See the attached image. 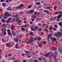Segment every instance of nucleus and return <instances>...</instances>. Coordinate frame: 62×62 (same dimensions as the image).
<instances>
[{"instance_id": "42", "label": "nucleus", "mask_w": 62, "mask_h": 62, "mask_svg": "<svg viewBox=\"0 0 62 62\" xmlns=\"http://www.w3.org/2000/svg\"><path fill=\"white\" fill-rule=\"evenodd\" d=\"M48 55L47 54H45V56H46V57H48Z\"/></svg>"}, {"instance_id": "27", "label": "nucleus", "mask_w": 62, "mask_h": 62, "mask_svg": "<svg viewBox=\"0 0 62 62\" xmlns=\"http://www.w3.org/2000/svg\"><path fill=\"white\" fill-rule=\"evenodd\" d=\"M6 22L7 23H9V22H10V21L8 19L6 21Z\"/></svg>"}, {"instance_id": "32", "label": "nucleus", "mask_w": 62, "mask_h": 62, "mask_svg": "<svg viewBox=\"0 0 62 62\" xmlns=\"http://www.w3.org/2000/svg\"><path fill=\"white\" fill-rule=\"evenodd\" d=\"M58 13H59V14H61L60 15H62V11L59 12H58Z\"/></svg>"}, {"instance_id": "30", "label": "nucleus", "mask_w": 62, "mask_h": 62, "mask_svg": "<svg viewBox=\"0 0 62 62\" xmlns=\"http://www.w3.org/2000/svg\"><path fill=\"white\" fill-rule=\"evenodd\" d=\"M33 28L36 29H39V27L38 26H36L35 27H33Z\"/></svg>"}, {"instance_id": "53", "label": "nucleus", "mask_w": 62, "mask_h": 62, "mask_svg": "<svg viewBox=\"0 0 62 62\" xmlns=\"http://www.w3.org/2000/svg\"><path fill=\"white\" fill-rule=\"evenodd\" d=\"M20 19V18H17L16 19V22H17Z\"/></svg>"}, {"instance_id": "50", "label": "nucleus", "mask_w": 62, "mask_h": 62, "mask_svg": "<svg viewBox=\"0 0 62 62\" xmlns=\"http://www.w3.org/2000/svg\"><path fill=\"white\" fill-rule=\"evenodd\" d=\"M12 59H13V60H15V58H14V57H12Z\"/></svg>"}, {"instance_id": "19", "label": "nucleus", "mask_w": 62, "mask_h": 62, "mask_svg": "<svg viewBox=\"0 0 62 62\" xmlns=\"http://www.w3.org/2000/svg\"><path fill=\"white\" fill-rule=\"evenodd\" d=\"M49 30L47 29H45V31L46 33H48V32Z\"/></svg>"}, {"instance_id": "57", "label": "nucleus", "mask_w": 62, "mask_h": 62, "mask_svg": "<svg viewBox=\"0 0 62 62\" xmlns=\"http://www.w3.org/2000/svg\"><path fill=\"white\" fill-rule=\"evenodd\" d=\"M27 26H28V27H29V24H27Z\"/></svg>"}, {"instance_id": "54", "label": "nucleus", "mask_w": 62, "mask_h": 62, "mask_svg": "<svg viewBox=\"0 0 62 62\" xmlns=\"http://www.w3.org/2000/svg\"><path fill=\"white\" fill-rule=\"evenodd\" d=\"M50 20L51 21H53V19L52 18H50Z\"/></svg>"}, {"instance_id": "52", "label": "nucleus", "mask_w": 62, "mask_h": 62, "mask_svg": "<svg viewBox=\"0 0 62 62\" xmlns=\"http://www.w3.org/2000/svg\"><path fill=\"white\" fill-rule=\"evenodd\" d=\"M2 41L3 42H5V41L4 40V39H2Z\"/></svg>"}, {"instance_id": "7", "label": "nucleus", "mask_w": 62, "mask_h": 62, "mask_svg": "<svg viewBox=\"0 0 62 62\" xmlns=\"http://www.w3.org/2000/svg\"><path fill=\"white\" fill-rule=\"evenodd\" d=\"M12 34H13V36H14L16 35V33H15V32H14V30H12Z\"/></svg>"}, {"instance_id": "11", "label": "nucleus", "mask_w": 62, "mask_h": 62, "mask_svg": "<svg viewBox=\"0 0 62 62\" xmlns=\"http://www.w3.org/2000/svg\"><path fill=\"white\" fill-rule=\"evenodd\" d=\"M6 3H3L2 4V6L3 7H6Z\"/></svg>"}, {"instance_id": "31", "label": "nucleus", "mask_w": 62, "mask_h": 62, "mask_svg": "<svg viewBox=\"0 0 62 62\" xmlns=\"http://www.w3.org/2000/svg\"><path fill=\"white\" fill-rule=\"evenodd\" d=\"M39 47H42V44L40 43L39 45Z\"/></svg>"}, {"instance_id": "63", "label": "nucleus", "mask_w": 62, "mask_h": 62, "mask_svg": "<svg viewBox=\"0 0 62 62\" xmlns=\"http://www.w3.org/2000/svg\"><path fill=\"white\" fill-rule=\"evenodd\" d=\"M39 13H38L37 14V16H38L39 15Z\"/></svg>"}, {"instance_id": "49", "label": "nucleus", "mask_w": 62, "mask_h": 62, "mask_svg": "<svg viewBox=\"0 0 62 62\" xmlns=\"http://www.w3.org/2000/svg\"><path fill=\"white\" fill-rule=\"evenodd\" d=\"M46 8V9H50V7H47Z\"/></svg>"}, {"instance_id": "29", "label": "nucleus", "mask_w": 62, "mask_h": 62, "mask_svg": "<svg viewBox=\"0 0 62 62\" xmlns=\"http://www.w3.org/2000/svg\"><path fill=\"white\" fill-rule=\"evenodd\" d=\"M18 44L17 43L16 44V49H19V47H17V46H18Z\"/></svg>"}, {"instance_id": "5", "label": "nucleus", "mask_w": 62, "mask_h": 62, "mask_svg": "<svg viewBox=\"0 0 62 62\" xmlns=\"http://www.w3.org/2000/svg\"><path fill=\"white\" fill-rule=\"evenodd\" d=\"M21 7H23V5L21 4L20 5V6H18L17 7H16V8L17 9H18V8H21Z\"/></svg>"}, {"instance_id": "22", "label": "nucleus", "mask_w": 62, "mask_h": 62, "mask_svg": "<svg viewBox=\"0 0 62 62\" xmlns=\"http://www.w3.org/2000/svg\"><path fill=\"white\" fill-rule=\"evenodd\" d=\"M58 24L60 26H62V22H59L58 23Z\"/></svg>"}, {"instance_id": "55", "label": "nucleus", "mask_w": 62, "mask_h": 62, "mask_svg": "<svg viewBox=\"0 0 62 62\" xmlns=\"http://www.w3.org/2000/svg\"><path fill=\"white\" fill-rule=\"evenodd\" d=\"M6 2H9V0H7L5 1Z\"/></svg>"}, {"instance_id": "39", "label": "nucleus", "mask_w": 62, "mask_h": 62, "mask_svg": "<svg viewBox=\"0 0 62 62\" xmlns=\"http://www.w3.org/2000/svg\"><path fill=\"white\" fill-rule=\"evenodd\" d=\"M31 7H32V5H31L28 6V8H31Z\"/></svg>"}, {"instance_id": "33", "label": "nucleus", "mask_w": 62, "mask_h": 62, "mask_svg": "<svg viewBox=\"0 0 62 62\" xmlns=\"http://www.w3.org/2000/svg\"><path fill=\"white\" fill-rule=\"evenodd\" d=\"M52 49H53V50H55V47L54 46H52L51 47Z\"/></svg>"}, {"instance_id": "18", "label": "nucleus", "mask_w": 62, "mask_h": 62, "mask_svg": "<svg viewBox=\"0 0 62 62\" xmlns=\"http://www.w3.org/2000/svg\"><path fill=\"white\" fill-rule=\"evenodd\" d=\"M29 33L30 34V35H32V36H34V35H33V32H30Z\"/></svg>"}, {"instance_id": "28", "label": "nucleus", "mask_w": 62, "mask_h": 62, "mask_svg": "<svg viewBox=\"0 0 62 62\" xmlns=\"http://www.w3.org/2000/svg\"><path fill=\"white\" fill-rule=\"evenodd\" d=\"M36 4L37 5H40V3L39 2H37L36 3Z\"/></svg>"}, {"instance_id": "25", "label": "nucleus", "mask_w": 62, "mask_h": 62, "mask_svg": "<svg viewBox=\"0 0 62 62\" xmlns=\"http://www.w3.org/2000/svg\"><path fill=\"white\" fill-rule=\"evenodd\" d=\"M1 21H2V23H5L6 22V21H5V20H4V19L3 18H2V19L1 20Z\"/></svg>"}, {"instance_id": "48", "label": "nucleus", "mask_w": 62, "mask_h": 62, "mask_svg": "<svg viewBox=\"0 0 62 62\" xmlns=\"http://www.w3.org/2000/svg\"><path fill=\"white\" fill-rule=\"evenodd\" d=\"M5 1V0H0V2H4Z\"/></svg>"}, {"instance_id": "21", "label": "nucleus", "mask_w": 62, "mask_h": 62, "mask_svg": "<svg viewBox=\"0 0 62 62\" xmlns=\"http://www.w3.org/2000/svg\"><path fill=\"white\" fill-rule=\"evenodd\" d=\"M14 28V25H12L11 27L10 28L11 29H12V30H13Z\"/></svg>"}, {"instance_id": "51", "label": "nucleus", "mask_w": 62, "mask_h": 62, "mask_svg": "<svg viewBox=\"0 0 62 62\" xmlns=\"http://www.w3.org/2000/svg\"><path fill=\"white\" fill-rule=\"evenodd\" d=\"M23 62H27V61L26 60H23Z\"/></svg>"}, {"instance_id": "41", "label": "nucleus", "mask_w": 62, "mask_h": 62, "mask_svg": "<svg viewBox=\"0 0 62 62\" xmlns=\"http://www.w3.org/2000/svg\"><path fill=\"white\" fill-rule=\"evenodd\" d=\"M58 26L56 25H54V27H55V28H56V27H57Z\"/></svg>"}, {"instance_id": "23", "label": "nucleus", "mask_w": 62, "mask_h": 62, "mask_svg": "<svg viewBox=\"0 0 62 62\" xmlns=\"http://www.w3.org/2000/svg\"><path fill=\"white\" fill-rule=\"evenodd\" d=\"M38 41H40L41 40V37H38Z\"/></svg>"}, {"instance_id": "62", "label": "nucleus", "mask_w": 62, "mask_h": 62, "mask_svg": "<svg viewBox=\"0 0 62 62\" xmlns=\"http://www.w3.org/2000/svg\"><path fill=\"white\" fill-rule=\"evenodd\" d=\"M34 15H37V12H35L34 13Z\"/></svg>"}, {"instance_id": "26", "label": "nucleus", "mask_w": 62, "mask_h": 62, "mask_svg": "<svg viewBox=\"0 0 62 62\" xmlns=\"http://www.w3.org/2000/svg\"><path fill=\"white\" fill-rule=\"evenodd\" d=\"M52 40L53 42H54V41H56V39L54 38H53V39H52Z\"/></svg>"}, {"instance_id": "40", "label": "nucleus", "mask_w": 62, "mask_h": 62, "mask_svg": "<svg viewBox=\"0 0 62 62\" xmlns=\"http://www.w3.org/2000/svg\"><path fill=\"white\" fill-rule=\"evenodd\" d=\"M57 22H59L60 21V18H58V19H57Z\"/></svg>"}, {"instance_id": "58", "label": "nucleus", "mask_w": 62, "mask_h": 62, "mask_svg": "<svg viewBox=\"0 0 62 62\" xmlns=\"http://www.w3.org/2000/svg\"><path fill=\"white\" fill-rule=\"evenodd\" d=\"M24 27H27V24H25L24 25Z\"/></svg>"}, {"instance_id": "60", "label": "nucleus", "mask_w": 62, "mask_h": 62, "mask_svg": "<svg viewBox=\"0 0 62 62\" xmlns=\"http://www.w3.org/2000/svg\"><path fill=\"white\" fill-rule=\"evenodd\" d=\"M3 18H4V19H5L7 18V17H5V16H4Z\"/></svg>"}, {"instance_id": "12", "label": "nucleus", "mask_w": 62, "mask_h": 62, "mask_svg": "<svg viewBox=\"0 0 62 62\" xmlns=\"http://www.w3.org/2000/svg\"><path fill=\"white\" fill-rule=\"evenodd\" d=\"M62 16V15H59L58 16H57V18H59V19H60L61 18V17Z\"/></svg>"}, {"instance_id": "59", "label": "nucleus", "mask_w": 62, "mask_h": 62, "mask_svg": "<svg viewBox=\"0 0 62 62\" xmlns=\"http://www.w3.org/2000/svg\"><path fill=\"white\" fill-rule=\"evenodd\" d=\"M5 58H7V55L5 54Z\"/></svg>"}, {"instance_id": "43", "label": "nucleus", "mask_w": 62, "mask_h": 62, "mask_svg": "<svg viewBox=\"0 0 62 62\" xmlns=\"http://www.w3.org/2000/svg\"><path fill=\"white\" fill-rule=\"evenodd\" d=\"M24 28H21V30L22 31H24Z\"/></svg>"}, {"instance_id": "20", "label": "nucleus", "mask_w": 62, "mask_h": 62, "mask_svg": "<svg viewBox=\"0 0 62 62\" xmlns=\"http://www.w3.org/2000/svg\"><path fill=\"white\" fill-rule=\"evenodd\" d=\"M19 15V14H16V15L15 16H12V17H16V18L17 17L18 15Z\"/></svg>"}, {"instance_id": "38", "label": "nucleus", "mask_w": 62, "mask_h": 62, "mask_svg": "<svg viewBox=\"0 0 62 62\" xmlns=\"http://www.w3.org/2000/svg\"><path fill=\"white\" fill-rule=\"evenodd\" d=\"M11 19H12V17H10L8 19V20H9V21H10V20H11Z\"/></svg>"}, {"instance_id": "35", "label": "nucleus", "mask_w": 62, "mask_h": 62, "mask_svg": "<svg viewBox=\"0 0 62 62\" xmlns=\"http://www.w3.org/2000/svg\"><path fill=\"white\" fill-rule=\"evenodd\" d=\"M3 32V36H5V35H6L7 34V32H6V31H4Z\"/></svg>"}, {"instance_id": "13", "label": "nucleus", "mask_w": 62, "mask_h": 62, "mask_svg": "<svg viewBox=\"0 0 62 62\" xmlns=\"http://www.w3.org/2000/svg\"><path fill=\"white\" fill-rule=\"evenodd\" d=\"M25 53H26V55H27H27H28V54H29L30 53V52L28 51H25Z\"/></svg>"}, {"instance_id": "46", "label": "nucleus", "mask_w": 62, "mask_h": 62, "mask_svg": "<svg viewBox=\"0 0 62 62\" xmlns=\"http://www.w3.org/2000/svg\"><path fill=\"white\" fill-rule=\"evenodd\" d=\"M41 30H42L41 28H40L38 30V31H40Z\"/></svg>"}, {"instance_id": "14", "label": "nucleus", "mask_w": 62, "mask_h": 62, "mask_svg": "<svg viewBox=\"0 0 62 62\" xmlns=\"http://www.w3.org/2000/svg\"><path fill=\"white\" fill-rule=\"evenodd\" d=\"M1 31H3V32H6L7 31V29L5 28H4L3 29H1Z\"/></svg>"}, {"instance_id": "61", "label": "nucleus", "mask_w": 62, "mask_h": 62, "mask_svg": "<svg viewBox=\"0 0 62 62\" xmlns=\"http://www.w3.org/2000/svg\"><path fill=\"white\" fill-rule=\"evenodd\" d=\"M58 12H56L55 13V14H57L58 13H59Z\"/></svg>"}, {"instance_id": "15", "label": "nucleus", "mask_w": 62, "mask_h": 62, "mask_svg": "<svg viewBox=\"0 0 62 62\" xmlns=\"http://www.w3.org/2000/svg\"><path fill=\"white\" fill-rule=\"evenodd\" d=\"M34 12V10H30V12H29V13H32Z\"/></svg>"}, {"instance_id": "34", "label": "nucleus", "mask_w": 62, "mask_h": 62, "mask_svg": "<svg viewBox=\"0 0 62 62\" xmlns=\"http://www.w3.org/2000/svg\"><path fill=\"white\" fill-rule=\"evenodd\" d=\"M34 62H39V61H38V60L36 59L34 60Z\"/></svg>"}, {"instance_id": "3", "label": "nucleus", "mask_w": 62, "mask_h": 62, "mask_svg": "<svg viewBox=\"0 0 62 62\" xmlns=\"http://www.w3.org/2000/svg\"><path fill=\"white\" fill-rule=\"evenodd\" d=\"M54 54H55L56 55H54L53 56V58H54V60H55L56 58V55H57V52H54Z\"/></svg>"}, {"instance_id": "2", "label": "nucleus", "mask_w": 62, "mask_h": 62, "mask_svg": "<svg viewBox=\"0 0 62 62\" xmlns=\"http://www.w3.org/2000/svg\"><path fill=\"white\" fill-rule=\"evenodd\" d=\"M11 15L10 14H9L8 13V12H6L4 15V16H5L6 17H9V16H11Z\"/></svg>"}, {"instance_id": "37", "label": "nucleus", "mask_w": 62, "mask_h": 62, "mask_svg": "<svg viewBox=\"0 0 62 62\" xmlns=\"http://www.w3.org/2000/svg\"><path fill=\"white\" fill-rule=\"evenodd\" d=\"M56 8H57V7L56 6H54V10H56Z\"/></svg>"}, {"instance_id": "47", "label": "nucleus", "mask_w": 62, "mask_h": 62, "mask_svg": "<svg viewBox=\"0 0 62 62\" xmlns=\"http://www.w3.org/2000/svg\"><path fill=\"white\" fill-rule=\"evenodd\" d=\"M2 26H6V24L4 23L2 25Z\"/></svg>"}, {"instance_id": "56", "label": "nucleus", "mask_w": 62, "mask_h": 62, "mask_svg": "<svg viewBox=\"0 0 62 62\" xmlns=\"http://www.w3.org/2000/svg\"><path fill=\"white\" fill-rule=\"evenodd\" d=\"M8 56H11V54H8Z\"/></svg>"}, {"instance_id": "8", "label": "nucleus", "mask_w": 62, "mask_h": 62, "mask_svg": "<svg viewBox=\"0 0 62 62\" xmlns=\"http://www.w3.org/2000/svg\"><path fill=\"white\" fill-rule=\"evenodd\" d=\"M57 34L59 36H61V35H62V33L59 31H58L57 33Z\"/></svg>"}, {"instance_id": "36", "label": "nucleus", "mask_w": 62, "mask_h": 62, "mask_svg": "<svg viewBox=\"0 0 62 62\" xmlns=\"http://www.w3.org/2000/svg\"><path fill=\"white\" fill-rule=\"evenodd\" d=\"M33 28H31V31H36V30L34 29Z\"/></svg>"}, {"instance_id": "45", "label": "nucleus", "mask_w": 62, "mask_h": 62, "mask_svg": "<svg viewBox=\"0 0 62 62\" xmlns=\"http://www.w3.org/2000/svg\"><path fill=\"white\" fill-rule=\"evenodd\" d=\"M42 58L45 61V60H46V59H45V58H44V57H42Z\"/></svg>"}, {"instance_id": "44", "label": "nucleus", "mask_w": 62, "mask_h": 62, "mask_svg": "<svg viewBox=\"0 0 62 62\" xmlns=\"http://www.w3.org/2000/svg\"><path fill=\"white\" fill-rule=\"evenodd\" d=\"M53 30H54L55 31H56L57 30V29H56L55 28H53Z\"/></svg>"}, {"instance_id": "10", "label": "nucleus", "mask_w": 62, "mask_h": 62, "mask_svg": "<svg viewBox=\"0 0 62 62\" xmlns=\"http://www.w3.org/2000/svg\"><path fill=\"white\" fill-rule=\"evenodd\" d=\"M19 39H16L15 38L14 39V40L15 41H16V42H18V40Z\"/></svg>"}, {"instance_id": "17", "label": "nucleus", "mask_w": 62, "mask_h": 62, "mask_svg": "<svg viewBox=\"0 0 62 62\" xmlns=\"http://www.w3.org/2000/svg\"><path fill=\"white\" fill-rule=\"evenodd\" d=\"M44 11L45 12V13H46V12H47V14H49V10H44Z\"/></svg>"}, {"instance_id": "9", "label": "nucleus", "mask_w": 62, "mask_h": 62, "mask_svg": "<svg viewBox=\"0 0 62 62\" xmlns=\"http://www.w3.org/2000/svg\"><path fill=\"white\" fill-rule=\"evenodd\" d=\"M7 10H9L10 11L12 10V9L10 7H9L8 8H7Z\"/></svg>"}, {"instance_id": "16", "label": "nucleus", "mask_w": 62, "mask_h": 62, "mask_svg": "<svg viewBox=\"0 0 62 62\" xmlns=\"http://www.w3.org/2000/svg\"><path fill=\"white\" fill-rule=\"evenodd\" d=\"M53 27L52 26L51 27H49L48 29L49 30H53Z\"/></svg>"}, {"instance_id": "1", "label": "nucleus", "mask_w": 62, "mask_h": 62, "mask_svg": "<svg viewBox=\"0 0 62 62\" xmlns=\"http://www.w3.org/2000/svg\"><path fill=\"white\" fill-rule=\"evenodd\" d=\"M28 42H27L26 44H30L31 43L32 45H33V42H33V41L35 42V41L33 39L31 38L30 40H28Z\"/></svg>"}, {"instance_id": "24", "label": "nucleus", "mask_w": 62, "mask_h": 62, "mask_svg": "<svg viewBox=\"0 0 62 62\" xmlns=\"http://www.w3.org/2000/svg\"><path fill=\"white\" fill-rule=\"evenodd\" d=\"M51 36H52V35H49L47 37V40H49V39H50V37H51Z\"/></svg>"}, {"instance_id": "6", "label": "nucleus", "mask_w": 62, "mask_h": 62, "mask_svg": "<svg viewBox=\"0 0 62 62\" xmlns=\"http://www.w3.org/2000/svg\"><path fill=\"white\" fill-rule=\"evenodd\" d=\"M7 31L8 32V35H10V36H12V34L10 33V29H8L7 30Z\"/></svg>"}, {"instance_id": "64", "label": "nucleus", "mask_w": 62, "mask_h": 62, "mask_svg": "<svg viewBox=\"0 0 62 62\" xmlns=\"http://www.w3.org/2000/svg\"><path fill=\"white\" fill-rule=\"evenodd\" d=\"M14 62H18V61H16V60H15L14 61Z\"/></svg>"}, {"instance_id": "4", "label": "nucleus", "mask_w": 62, "mask_h": 62, "mask_svg": "<svg viewBox=\"0 0 62 62\" xmlns=\"http://www.w3.org/2000/svg\"><path fill=\"white\" fill-rule=\"evenodd\" d=\"M6 46L7 47H9V48H10L11 46H10V44L9 43H7L6 44Z\"/></svg>"}]
</instances>
